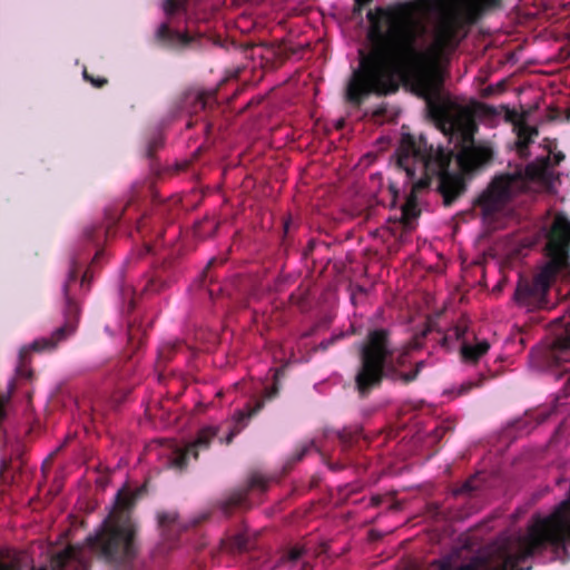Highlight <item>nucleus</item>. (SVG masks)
I'll return each mask as SVG.
<instances>
[{
    "label": "nucleus",
    "instance_id": "obj_1",
    "mask_svg": "<svg viewBox=\"0 0 570 570\" xmlns=\"http://www.w3.org/2000/svg\"><path fill=\"white\" fill-rule=\"evenodd\" d=\"M501 0H455L436 16L429 46L419 50L417 39L425 27L415 17V6L402 2L368 10L366 38L370 51H360L358 67L345 87L347 104L360 108L371 96L399 91V77H412L425 92L443 86L444 68L482 16L499 8Z\"/></svg>",
    "mask_w": 570,
    "mask_h": 570
},
{
    "label": "nucleus",
    "instance_id": "obj_2",
    "mask_svg": "<svg viewBox=\"0 0 570 570\" xmlns=\"http://www.w3.org/2000/svg\"><path fill=\"white\" fill-rule=\"evenodd\" d=\"M440 115L453 130L461 132L455 151L430 144L422 134L415 136L410 132L402 134L395 151L396 166L405 171L411 183L400 218L406 232L414 228V222L421 214L417 196L430 188L433 178L436 179L435 190L442 197L443 206L451 207L466 193V178L493 159L492 148L474 140L476 124L470 108L460 107L454 115L440 109Z\"/></svg>",
    "mask_w": 570,
    "mask_h": 570
},
{
    "label": "nucleus",
    "instance_id": "obj_3",
    "mask_svg": "<svg viewBox=\"0 0 570 570\" xmlns=\"http://www.w3.org/2000/svg\"><path fill=\"white\" fill-rule=\"evenodd\" d=\"M145 493L146 485L135 490L128 487L118 490L109 514L86 538V546L92 554L114 564H129L137 558L139 524L132 511Z\"/></svg>",
    "mask_w": 570,
    "mask_h": 570
},
{
    "label": "nucleus",
    "instance_id": "obj_4",
    "mask_svg": "<svg viewBox=\"0 0 570 570\" xmlns=\"http://www.w3.org/2000/svg\"><path fill=\"white\" fill-rule=\"evenodd\" d=\"M550 259L533 276H521L518 281L514 301L530 309L546 308L548 294L558 274L568 266L570 253V220L558 214L548 234L547 244Z\"/></svg>",
    "mask_w": 570,
    "mask_h": 570
},
{
    "label": "nucleus",
    "instance_id": "obj_5",
    "mask_svg": "<svg viewBox=\"0 0 570 570\" xmlns=\"http://www.w3.org/2000/svg\"><path fill=\"white\" fill-rule=\"evenodd\" d=\"M82 264L83 263L81 261L72 258L67 279L62 286L63 324L58 326L50 336L35 340L30 345L22 346L20 348L18 365L16 367L17 376L27 380L31 379L32 371L29 367L31 362V352H51L56 350L59 343L66 341L76 333L80 320V306L71 294V286L77 283Z\"/></svg>",
    "mask_w": 570,
    "mask_h": 570
},
{
    "label": "nucleus",
    "instance_id": "obj_6",
    "mask_svg": "<svg viewBox=\"0 0 570 570\" xmlns=\"http://www.w3.org/2000/svg\"><path fill=\"white\" fill-rule=\"evenodd\" d=\"M360 365L355 374V387L362 397L379 387L386 371L394 368L393 357L395 347L391 333L386 328L368 331L366 337L358 344Z\"/></svg>",
    "mask_w": 570,
    "mask_h": 570
},
{
    "label": "nucleus",
    "instance_id": "obj_7",
    "mask_svg": "<svg viewBox=\"0 0 570 570\" xmlns=\"http://www.w3.org/2000/svg\"><path fill=\"white\" fill-rule=\"evenodd\" d=\"M525 174L518 169L495 176L488 187L473 200L483 219L497 215L518 193L527 188Z\"/></svg>",
    "mask_w": 570,
    "mask_h": 570
},
{
    "label": "nucleus",
    "instance_id": "obj_8",
    "mask_svg": "<svg viewBox=\"0 0 570 570\" xmlns=\"http://www.w3.org/2000/svg\"><path fill=\"white\" fill-rule=\"evenodd\" d=\"M283 373L282 370H276L274 375L275 380L271 387L265 390V394L263 399L256 400L255 404L252 405L247 403L244 410H238L235 412L232 419V426L229 432L227 433L225 439H220V442H225L226 444H230L236 435H238L248 424V421L256 415L265 405V400H272L277 396L279 386L277 382V377Z\"/></svg>",
    "mask_w": 570,
    "mask_h": 570
},
{
    "label": "nucleus",
    "instance_id": "obj_9",
    "mask_svg": "<svg viewBox=\"0 0 570 570\" xmlns=\"http://www.w3.org/2000/svg\"><path fill=\"white\" fill-rule=\"evenodd\" d=\"M218 430L217 426L213 425L202 428L193 442L188 443L185 448H177L174 451L170 466L179 471L185 470L190 456L197 460L199 451L209 449L212 441L218 435Z\"/></svg>",
    "mask_w": 570,
    "mask_h": 570
},
{
    "label": "nucleus",
    "instance_id": "obj_10",
    "mask_svg": "<svg viewBox=\"0 0 570 570\" xmlns=\"http://www.w3.org/2000/svg\"><path fill=\"white\" fill-rule=\"evenodd\" d=\"M200 38V36H191L189 32L173 29L168 22L159 24L155 32V40L160 47L175 51L196 48Z\"/></svg>",
    "mask_w": 570,
    "mask_h": 570
},
{
    "label": "nucleus",
    "instance_id": "obj_11",
    "mask_svg": "<svg viewBox=\"0 0 570 570\" xmlns=\"http://www.w3.org/2000/svg\"><path fill=\"white\" fill-rule=\"evenodd\" d=\"M89 563L83 557L81 548L69 546L53 554L50 559V569L40 568L32 570H88Z\"/></svg>",
    "mask_w": 570,
    "mask_h": 570
},
{
    "label": "nucleus",
    "instance_id": "obj_12",
    "mask_svg": "<svg viewBox=\"0 0 570 570\" xmlns=\"http://www.w3.org/2000/svg\"><path fill=\"white\" fill-rule=\"evenodd\" d=\"M256 534L247 528L227 533L219 541V549L229 554L247 552L255 548Z\"/></svg>",
    "mask_w": 570,
    "mask_h": 570
},
{
    "label": "nucleus",
    "instance_id": "obj_13",
    "mask_svg": "<svg viewBox=\"0 0 570 570\" xmlns=\"http://www.w3.org/2000/svg\"><path fill=\"white\" fill-rule=\"evenodd\" d=\"M468 332L469 325L465 320L459 321L454 326L448 330V332L441 337L440 345L445 351H451L454 348L455 343H460V346L463 343L468 342Z\"/></svg>",
    "mask_w": 570,
    "mask_h": 570
},
{
    "label": "nucleus",
    "instance_id": "obj_14",
    "mask_svg": "<svg viewBox=\"0 0 570 570\" xmlns=\"http://www.w3.org/2000/svg\"><path fill=\"white\" fill-rule=\"evenodd\" d=\"M268 487V480L261 473H253L248 479V484L244 491V493H237L233 495L229 500V503L235 507H240L246 500V495L248 491L258 490L261 492L266 491Z\"/></svg>",
    "mask_w": 570,
    "mask_h": 570
},
{
    "label": "nucleus",
    "instance_id": "obj_15",
    "mask_svg": "<svg viewBox=\"0 0 570 570\" xmlns=\"http://www.w3.org/2000/svg\"><path fill=\"white\" fill-rule=\"evenodd\" d=\"M204 0H165L163 4L164 12L168 18L179 13H191Z\"/></svg>",
    "mask_w": 570,
    "mask_h": 570
},
{
    "label": "nucleus",
    "instance_id": "obj_16",
    "mask_svg": "<svg viewBox=\"0 0 570 570\" xmlns=\"http://www.w3.org/2000/svg\"><path fill=\"white\" fill-rule=\"evenodd\" d=\"M490 344L483 340L478 342L475 345H471L468 342L460 346L461 356L464 362L476 363L484 354L488 353Z\"/></svg>",
    "mask_w": 570,
    "mask_h": 570
},
{
    "label": "nucleus",
    "instance_id": "obj_17",
    "mask_svg": "<svg viewBox=\"0 0 570 570\" xmlns=\"http://www.w3.org/2000/svg\"><path fill=\"white\" fill-rule=\"evenodd\" d=\"M298 52V48H295L286 42L273 45L266 51V53L269 55L275 60V62L279 65L291 57L297 55Z\"/></svg>",
    "mask_w": 570,
    "mask_h": 570
},
{
    "label": "nucleus",
    "instance_id": "obj_18",
    "mask_svg": "<svg viewBox=\"0 0 570 570\" xmlns=\"http://www.w3.org/2000/svg\"><path fill=\"white\" fill-rule=\"evenodd\" d=\"M538 135V129L533 127H521L518 134V142L517 147L520 153L528 149L529 145L532 141V137Z\"/></svg>",
    "mask_w": 570,
    "mask_h": 570
},
{
    "label": "nucleus",
    "instance_id": "obj_19",
    "mask_svg": "<svg viewBox=\"0 0 570 570\" xmlns=\"http://www.w3.org/2000/svg\"><path fill=\"white\" fill-rule=\"evenodd\" d=\"M157 519L160 528H170L176 524L178 514L173 511H164L157 514Z\"/></svg>",
    "mask_w": 570,
    "mask_h": 570
},
{
    "label": "nucleus",
    "instance_id": "obj_20",
    "mask_svg": "<svg viewBox=\"0 0 570 570\" xmlns=\"http://www.w3.org/2000/svg\"><path fill=\"white\" fill-rule=\"evenodd\" d=\"M164 139L161 135H154L147 142L145 155L147 158H153L155 153L163 146Z\"/></svg>",
    "mask_w": 570,
    "mask_h": 570
},
{
    "label": "nucleus",
    "instance_id": "obj_21",
    "mask_svg": "<svg viewBox=\"0 0 570 570\" xmlns=\"http://www.w3.org/2000/svg\"><path fill=\"white\" fill-rule=\"evenodd\" d=\"M305 551L304 547L294 546L285 552L282 557V561L296 562L304 556Z\"/></svg>",
    "mask_w": 570,
    "mask_h": 570
},
{
    "label": "nucleus",
    "instance_id": "obj_22",
    "mask_svg": "<svg viewBox=\"0 0 570 570\" xmlns=\"http://www.w3.org/2000/svg\"><path fill=\"white\" fill-rule=\"evenodd\" d=\"M479 377L480 379L478 381H468V382H464L463 384H461L456 395L458 396L464 395V394L469 393L471 390L482 386L487 376L481 374Z\"/></svg>",
    "mask_w": 570,
    "mask_h": 570
},
{
    "label": "nucleus",
    "instance_id": "obj_23",
    "mask_svg": "<svg viewBox=\"0 0 570 570\" xmlns=\"http://www.w3.org/2000/svg\"><path fill=\"white\" fill-rule=\"evenodd\" d=\"M176 348L175 344H165L159 348L158 357L161 362H168L171 358V355L174 354Z\"/></svg>",
    "mask_w": 570,
    "mask_h": 570
},
{
    "label": "nucleus",
    "instance_id": "obj_24",
    "mask_svg": "<svg viewBox=\"0 0 570 570\" xmlns=\"http://www.w3.org/2000/svg\"><path fill=\"white\" fill-rule=\"evenodd\" d=\"M82 75L85 80L89 81L96 88H102L108 82V80L105 77L95 78L90 76L86 69L83 70Z\"/></svg>",
    "mask_w": 570,
    "mask_h": 570
},
{
    "label": "nucleus",
    "instance_id": "obj_25",
    "mask_svg": "<svg viewBox=\"0 0 570 570\" xmlns=\"http://www.w3.org/2000/svg\"><path fill=\"white\" fill-rule=\"evenodd\" d=\"M337 436L342 443V445L346 449L348 446L352 445L354 439H355V434L351 431H347V430H343L341 432L337 433Z\"/></svg>",
    "mask_w": 570,
    "mask_h": 570
},
{
    "label": "nucleus",
    "instance_id": "obj_26",
    "mask_svg": "<svg viewBox=\"0 0 570 570\" xmlns=\"http://www.w3.org/2000/svg\"><path fill=\"white\" fill-rule=\"evenodd\" d=\"M313 442L304 443L299 448L296 449L295 453L293 454V461L298 462L303 460V458L307 454L309 449L313 446Z\"/></svg>",
    "mask_w": 570,
    "mask_h": 570
},
{
    "label": "nucleus",
    "instance_id": "obj_27",
    "mask_svg": "<svg viewBox=\"0 0 570 570\" xmlns=\"http://www.w3.org/2000/svg\"><path fill=\"white\" fill-rule=\"evenodd\" d=\"M423 366H424V362L416 363L415 368L413 371L402 375L403 380L406 383L414 381L417 377L420 371L423 368Z\"/></svg>",
    "mask_w": 570,
    "mask_h": 570
},
{
    "label": "nucleus",
    "instance_id": "obj_28",
    "mask_svg": "<svg viewBox=\"0 0 570 570\" xmlns=\"http://www.w3.org/2000/svg\"><path fill=\"white\" fill-rule=\"evenodd\" d=\"M91 279H92V274H91V271L89 267L83 272V274L81 276L80 286L82 288H86V291H89Z\"/></svg>",
    "mask_w": 570,
    "mask_h": 570
},
{
    "label": "nucleus",
    "instance_id": "obj_29",
    "mask_svg": "<svg viewBox=\"0 0 570 570\" xmlns=\"http://www.w3.org/2000/svg\"><path fill=\"white\" fill-rule=\"evenodd\" d=\"M161 289V285L156 282L155 279H149L144 288L141 289V292H159Z\"/></svg>",
    "mask_w": 570,
    "mask_h": 570
},
{
    "label": "nucleus",
    "instance_id": "obj_30",
    "mask_svg": "<svg viewBox=\"0 0 570 570\" xmlns=\"http://www.w3.org/2000/svg\"><path fill=\"white\" fill-rule=\"evenodd\" d=\"M136 334H137L136 330L132 326H129V328H128V341H129L130 346H132V348L134 347H139L142 344V340L139 338L138 342H137V345H136V342H135Z\"/></svg>",
    "mask_w": 570,
    "mask_h": 570
},
{
    "label": "nucleus",
    "instance_id": "obj_31",
    "mask_svg": "<svg viewBox=\"0 0 570 570\" xmlns=\"http://www.w3.org/2000/svg\"><path fill=\"white\" fill-rule=\"evenodd\" d=\"M342 337V335H335L330 337L328 340H324L320 343L318 350L326 351L332 346L336 341H338Z\"/></svg>",
    "mask_w": 570,
    "mask_h": 570
},
{
    "label": "nucleus",
    "instance_id": "obj_32",
    "mask_svg": "<svg viewBox=\"0 0 570 570\" xmlns=\"http://www.w3.org/2000/svg\"><path fill=\"white\" fill-rule=\"evenodd\" d=\"M373 0H354V9L353 12L355 14H360L363 8L370 4Z\"/></svg>",
    "mask_w": 570,
    "mask_h": 570
},
{
    "label": "nucleus",
    "instance_id": "obj_33",
    "mask_svg": "<svg viewBox=\"0 0 570 570\" xmlns=\"http://www.w3.org/2000/svg\"><path fill=\"white\" fill-rule=\"evenodd\" d=\"M451 430L450 426H444V425H440V426H436L434 430H433V438H435L436 440H441L443 438V435L449 431Z\"/></svg>",
    "mask_w": 570,
    "mask_h": 570
},
{
    "label": "nucleus",
    "instance_id": "obj_34",
    "mask_svg": "<svg viewBox=\"0 0 570 570\" xmlns=\"http://www.w3.org/2000/svg\"><path fill=\"white\" fill-rule=\"evenodd\" d=\"M96 232H98V228L92 226V227L86 228L83 232V235L89 242H96V236H95Z\"/></svg>",
    "mask_w": 570,
    "mask_h": 570
},
{
    "label": "nucleus",
    "instance_id": "obj_35",
    "mask_svg": "<svg viewBox=\"0 0 570 570\" xmlns=\"http://www.w3.org/2000/svg\"><path fill=\"white\" fill-rule=\"evenodd\" d=\"M474 490V487L472 485V481L471 480H468L465 481L462 487L460 488V490L458 491L459 493H470Z\"/></svg>",
    "mask_w": 570,
    "mask_h": 570
},
{
    "label": "nucleus",
    "instance_id": "obj_36",
    "mask_svg": "<svg viewBox=\"0 0 570 570\" xmlns=\"http://www.w3.org/2000/svg\"><path fill=\"white\" fill-rule=\"evenodd\" d=\"M0 570H20V567L16 562H1L0 561Z\"/></svg>",
    "mask_w": 570,
    "mask_h": 570
},
{
    "label": "nucleus",
    "instance_id": "obj_37",
    "mask_svg": "<svg viewBox=\"0 0 570 570\" xmlns=\"http://www.w3.org/2000/svg\"><path fill=\"white\" fill-rule=\"evenodd\" d=\"M385 114H386V106L385 105H381L376 109H374L372 115H373L374 118H382V117L385 116Z\"/></svg>",
    "mask_w": 570,
    "mask_h": 570
},
{
    "label": "nucleus",
    "instance_id": "obj_38",
    "mask_svg": "<svg viewBox=\"0 0 570 570\" xmlns=\"http://www.w3.org/2000/svg\"><path fill=\"white\" fill-rule=\"evenodd\" d=\"M6 417V399L0 395V423Z\"/></svg>",
    "mask_w": 570,
    "mask_h": 570
},
{
    "label": "nucleus",
    "instance_id": "obj_39",
    "mask_svg": "<svg viewBox=\"0 0 570 570\" xmlns=\"http://www.w3.org/2000/svg\"><path fill=\"white\" fill-rule=\"evenodd\" d=\"M382 501H383V498H382V497H380V495H376V497H373V498L371 499V504H372L373 507H379V505L381 504V502H382Z\"/></svg>",
    "mask_w": 570,
    "mask_h": 570
},
{
    "label": "nucleus",
    "instance_id": "obj_40",
    "mask_svg": "<svg viewBox=\"0 0 570 570\" xmlns=\"http://www.w3.org/2000/svg\"><path fill=\"white\" fill-rule=\"evenodd\" d=\"M122 212H125V209H124ZM122 215H124V213H121L120 215L111 216V217L109 218V220H110V222H109V227H110V226H112V225H115V224H116V223L121 218V216H122Z\"/></svg>",
    "mask_w": 570,
    "mask_h": 570
},
{
    "label": "nucleus",
    "instance_id": "obj_41",
    "mask_svg": "<svg viewBox=\"0 0 570 570\" xmlns=\"http://www.w3.org/2000/svg\"><path fill=\"white\" fill-rule=\"evenodd\" d=\"M564 159V155L562 153H558L554 155V164L559 165Z\"/></svg>",
    "mask_w": 570,
    "mask_h": 570
},
{
    "label": "nucleus",
    "instance_id": "obj_42",
    "mask_svg": "<svg viewBox=\"0 0 570 570\" xmlns=\"http://www.w3.org/2000/svg\"><path fill=\"white\" fill-rule=\"evenodd\" d=\"M135 305H136V301H135V297H131L130 301L128 302V312H131L134 311L135 308Z\"/></svg>",
    "mask_w": 570,
    "mask_h": 570
},
{
    "label": "nucleus",
    "instance_id": "obj_43",
    "mask_svg": "<svg viewBox=\"0 0 570 570\" xmlns=\"http://www.w3.org/2000/svg\"><path fill=\"white\" fill-rule=\"evenodd\" d=\"M144 222H145V217H141V218L137 222V230H138V232H141L142 227H144Z\"/></svg>",
    "mask_w": 570,
    "mask_h": 570
},
{
    "label": "nucleus",
    "instance_id": "obj_44",
    "mask_svg": "<svg viewBox=\"0 0 570 570\" xmlns=\"http://www.w3.org/2000/svg\"><path fill=\"white\" fill-rule=\"evenodd\" d=\"M330 468H331L333 471H340V470H342L344 466H343L342 464L335 463V464H330Z\"/></svg>",
    "mask_w": 570,
    "mask_h": 570
},
{
    "label": "nucleus",
    "instance_id": "obj_45",
    "mask_svg": "<svg viewBox=\"0 0 570 570\" xmlns=\"http://www.w3.org/2000/svg\"><path fill=\"white\" fill-rule=\"evenodd\" d=\"M198 102L200 104L202 108H204L206 105V101L202 96L198 97Z\"/></svg>",
    "mask_w": 570,
    "mask_h": 570
},
{
    "label": "nucleus",
    "instance_id": "obj_46",
    "mask_svg": "<svg viewBox=\"0 0 570 570\" xmlns=\"http://www.w3.org/2000/svg\"><path fill=\"white\" fill-rule=\"evenodd\" d=\"M311 566L307 562H304L303 568L301 570H308Z\"/></svg>",
    "mask_w": 570,
    "mask_h": 570
},
{
    "label": "nucleus",
    "instance_id": "obj_47",
    "mask_svg": "<svg viewBox=\"0 0 570 570\" xmlns=\"http://www.w3.org/2000/svg\"><path fill=\"white\" fill-rule=\"evenodd\" d=\"M99 256H100V252H97L95 257H94V259H92V264L96 263V261L99 258Z\"/></svg>",
    "mask_w": 570,
    "mask_h": 570
},
{
    "label": "nucleus",
    "instance_id": "obj_48",
    "mask_svg": "<svg viewBox=\"0 0 570 570\" xmlns=\"http://www.w3.org/2000/svg\"><path fill=\"white\" fill-rule=\"evenodd\" d=\"M284 229H285L286 233L288 232V229H289V222H285Z\"/></svg>",
    "mask_w": 570,
    "mask_h": 570
},
{
    "label": "nucleus",
    "instance_id": "obj_49",
    "mask_svg": "<svg viewBox=\"0 0 570 570\" xmlns=\"http://www.w3.org/2000/svg\"><path fill=\"white\" fill-rule=\"evenodd\" d=\"M200 521H202V520H195V521L193 522V525H197V524H199V523H200Z\"/></svg>",
    "mask_w": 570,
    "mask_h": 570
},
{
    "label": "nucleus",
    "instance_id": "obj_50",
    "mask_svg": "<svg viewBox=\"0 0 570 570\" xmlns=\"http://www.w3.org/2000/svg\"><path fill=\"white\" fill-rule=\"evenodd\" d=\"M213 259L210 262H208V265H207V268L213 264Z\"/></svg>",
    "mask_w": 570,
    "mask_h": 570
}]
</instances>
